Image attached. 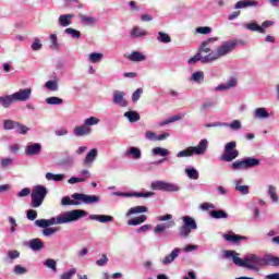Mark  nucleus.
I'll return each mask as SVG.
<instances>
[{"mask_svg": "<svg viewBox=\"0 0 279 279\" xmlns=\"http://www.w3.org/2000/svg\"><path fill=\"white\" fill-rule=\"evenodd\" d=\"M86 215H88L86 210L73 209L71 211L64 213L63 215H59L57 219H38L35 221V226H37V228H44L46 230V228H49V226H56V223L62 225L72 223L73 221H80V219H82V217H86Z\"/></svg>", "mask_w": 279, "mask_h": 279, "instance_id": "f257e3e1", "label": "nucleus"}, {"mask_svg": "<svg viewBox=\"0 0 279 279\" xmlns=\"http://www.w3.org/2000/svg\"><path fill=\"white\" fill-rule=\"evenodd\" d=\"M225 258H232L238 267H246V269H252L253 271H258V267H263V258L255 254L247 255L242 259L236 256L235 251H225Z\"/></svg>", "mask_w": 279, "mask_h": 279, "instance_id": "f03ea898", "label": "nucleus"}, {"mask_svg": "<svg viewBox=\"0 0 279 279\" xmlns=\"http://www.w3.org/2000/svg\"><path fill=\"white\" fill-rule=\"evenodd\" d=\"M208 149V140H201L197 146H190L177 154V158H189L191 156H204Z\"/></svg>", "mask_w": 279, "mask_h": 279, "instance_id": "7ed1b4c3", "label": "nucleus"}, {"mask_svg": "<svg viewBox=\"0 0 279 279\" xmlns=\"http://www.w3.org/2000/svg\"><path fill=\"white\" fill-rule=\"evenodd\" d=\"M236 45H239L236 40L226 41L220 47H218L216 52L211 51L210 53H208L206 60L215 62V60H219V58H223V56L232 53V50L236 49Z\"/></svg>", "mask_w": 279, "mask_h": 279, "instance_id": "20e7f679", "label": "nucleus"}, {"mask_svg": "<svg viewBox=\"0 0 279 279\" xmlns=\"http://www.w3.org/2000/svg\"><path fill=\"white\" fill-rule=\"evenodd\" d=\"M47 187L45 185H36L31 193V208H40L47 197Z\"/></svg>", "mask_w": 279, "mask_h": 279, "instance_id": "39448f33", "label": "nucleus"}, {"mask_svg": "<svg viewBox=\"0 0 279 279\" xmlns=\"http://www.w3.org/2000/svg\"><path fill=\"white\" fill-rule=\"evenodd\" d=\"M236 142H229L225 146V154L220 156V160L223 162H232V160H236L239 158V150L235 149Z\"/></svg>", "mask_w": 279, "mask_h": 279, "instance_id": "423d86ee", "label": "nucleus"}, {"mask_svg": "<svg viewBox=\"0 0 279 279\" xmlns=\"http://www.w3.org/2000/svg\"><path fill=\"white\" fill-rule=\"evenodd\" d=\"M150 186L153 191H166L168 193H175L180 191L178 185L165 181H155Z\"/></svg>", "mask_w": 279, "mask_h": 279, "instance_id": "0eeeda50", "label": "nucleus"}, {"mask_svg": "<svg viewBox=\"0 0 279 279\" xmlns=\"http://www.w3.org/2000/svg\"><path fill=\"white\" fill-rule=\"evenodd\" d=\"M72 198L82 202L83 204H97L100 201L97 195H87L82 193H74Z\"/></svg>", "mask_w": 279, "mask_h": 279, "instance_id": "6e6552de", "label": "nucleus"}, {"mask_svg": "<svg viewBox=\"0 0 279 279\" xmlns=\"http://www.w3.org/2000/svg\"><path fill=\"white\" fill-rule=\"evenodd\" d=\"M32 97V88H22L13 94L15 101H29Z\"/></svg>", "mask_w": 279, "mask_h": 279, "instance_id": "1a4fd4ad", "label": "nucleus"}, {"mask_svg": "<svg viewBox=\"0 0 279 279\" xmlns=\"http://www.w3.org/2000/svg\"><path fill=\"white\" fill-rule=\"evenodd\" d=\"M43 151V145L40 143H35V144H28L25 147V155L26 156H38Z\"/></svg>", "mask_w": 279, "mask_h": 279, "instance_id": "9d476101", "label": "nucleus"}, {"mask_svg": "<svg viewBox=\"0 0 279 279\" xmlns=\"http://www.w3.org/2000/svg\"><path fill=\"white\" fill-rule=\"evenodd\" d=\"M113 104L120 106V108H125V106H128V100H125V93L116 90L113 93Z\"/></svg>", "mask_w": 279, "mask_h": 279, "instance_id": "9b49d317", "label": "nucleus"}, {"mask_svg": "<svg viewBox=\"0 0 279 279\" xmlns=\"http://www.w3.org/2000/svg\"><path fill=\"white\" fill-rule=\"evenodd\" d=\"M219 40V38L217 37H210L207 40L203 41L199 49H198V53L202 56V53H210L211 48L210 45L211 43H217Z\"/></svg>", "mask_w": 279, "mask_h": 279, "instance_id": "f8f14e48", "label": "nucleus"}, {"mask_svg": "<svg viewBox=\"0 0 279 279\" xmlns=\"http://www.w3.org/2000/svg\"><path fill=\"white\" fill-rule=\"evenodd\" d=\"M258 5V1L256 0H240L235 3V10H243L244 8H256Z\"/></svg>", "mask_w": 279, "mask_h": 279, "instance_id": "ddd939ff", "label": "nucleus"}, {"mask_svg": "<svg viewBox=\"0 0 279 279\" xmlns=\"http://www.w3.org/2000/svg\"><path fill=\"white\" fill-rule=\"evenodd\" d=\"M263 266L279 267V257L274 255H266L263 257Z\"/></svg>", "mask_w": 279, "mask_h": 279, "instance_id": "4468645a", "label": "nucleus"}, {"mask_svg": "<svg viewBox=\"0 0 279 279\" xmlns=\"http://www.w3.org/2000/svg\"><path fill=\"white\" fill-rule=\"evenodd\" d=\"M124 58L130 60V62H144V60H147V57L138 51H133L131 54H124Z\"/></svg>", "mask_w": 279, "mask_h": 279, "instance_id": "2eb2a0df", "label": "nucleus"}, {"mask_svg": "<svg viewBox=\"0 0 279 279\" xmlns=\"http://www.w3.org/2000/svg\"><path fill=\"white\" fill-rule=\"evenodd\" d=\"M90 132H93V129H90V126H87L85 123L83 125L74 128L75 136H88Z\"/></svg>", "mask_w": 279, "mask_h": 279, "instance_id": "dca6fc26", "label": "nucleus"}, {"mask_svg": "<svg viewBox=\"0 0 279 279\" xmlns=\"http://www.w3.org/2000/svg\"><path fill=\"white\" fill-rule=\"evenodd\" d=\"M96 159H97V148H93L90 151L87 153V156L83 161V166L90 167Z\"/></svg>", "mask_w": 279, "mask_h": 279, "instance_id": "f3484780", "label": "nucleus"}, {"mask_svg": "<svg viewBox=\"0 0 279 279\" xmlns=\"http://www.w3.org/2000/svg\"><path fill=\"white\" fill-rule=\"evenodd\" d=\"M222 236L225 241H228L229 243H239L240 241H247V236H243L239 234L225 233Z\"/></svg>", "mask_w": 279, "mask_h": 279, "instance_id": "a211bd4d", "label": "nucleus"}, {"mask_svg": "<svg viewBox=\"0 0 279 279\" xmlns=\"http://www.w3.org/2000/svg\"><path fill=\"white\" fill-rule=\"evenodd\" d=\"M89 219H92V221H99L100 223H108L110 221H114V217L106 215H90Z\"/></svg>", "mask_w": 279, "mask_h": 279, "instance_id": "6ab92c4d", "label": "nucleus"}, {"mask_svg": "<svg viewBox=\"0 0 279 279\" xmlns=\"http://www.w3.org/2000/svg\"><path fill=\"white\" fill-rule=\"evenodd\" d=\"M29 247L33 252H40L45 247V243L40 239H32L29 241Z\"/></svg>", "mask_w": 279, "mask_h": 279, "instance_id": "aec40b11", "label": "nucleus"}, {"mask_svg": "<svg viewBox=\"0 0 279 279\" xmlns=\"http://www.w3.org/2000/svg\"><path fill=\"white\" fill-rule=\"evenodd\" d=\"M178 256H180V248L177 247L174 248L169 255H167L162 263L163 265H170V263H173L175 260V258H178Z\"/></svg>", "mask_w": 279, "mask_h": 279, "instance_id": "412c9836", "label": "nucleus"}, {"mask_svg": "<svg viewBox=\"0 0 279 279\" xmlns=\"http://www.w3.org/2000/svg\"><path fill=\"white\" fill-rule=\"evenodd\" d=\"M236 78L231 77L226 84H220L216 87V90H230V88H234L236 86Z\"/></svg>", "mask_w": 279, "mask_h": 279, "instance_id": "4be33fe9", "label": "nucleus"}, {"mask_svg": "<svg viewBox=\"0 0 279 279\" xmlns=\"http://www.w3.org/2000/svg\"><path fill=\"white\" fill-rule=\"evenodd\" d=\"M207 58H208V56L203 57L201 54V52H198L194 57L190 58L187 62H189V64H195L196 62H199V61L203 62L204 64H206L208 62H213L211 60H208Z\"/></svg>", "mask_w": 279, "mask_h": 279, "instance_id": "5701e85b", "label": "nucleus"}, {"mask_svg": "<svg viewBox=\"0 0 279 279\" xmlns=\"http://www.w3.org/2000/svg\"><path fill=\"white\" fill-rule=\"evenodd\" d=\"M73 14H62L59 16V24L61 25V27H69V25H71V23H73L71 21V19H73Z\"/></svg>", "mask_w": 279, "mask_h": 279, "instance_id": "b1692460", "label": "nucleus"}, {"mask_svg": "<svg viewBox=\"0 0 279 279\" xmlns=\"http://www.w3.org/2000/svg\"><path fill=\"white\" fill-rule=\"evenodd\" d=\"M14 101H16L14 99V94L0 97V104H1V106H3V108H10V106H12V104H14Z\"/></svg>", "mask_w": 279, "mask_h": 279, "instance_id": "393cba45", "label": "nucleus"}, {"mask_svg": "<svg viewBox=\"0 0 279 279\" xmlns=\"http://www.w3.org/2000/svg\"><path fill=\"white\" fill-rule=\"evenodd\" d=\"M147 210L148 208L146 206L131 207L126 213V217H132V215H138L141 213H147Z\"/></svg>", "mask_w": 279, "mask_h": 279, "instance_id": "a878e982", "label": "nucleus"}, {"mask_svg": "<svg viewBox=\"0 0 279 279\" xmlns=\"http://www.w3.org/2000/svg\"><path fill=\"white\" fill-rule=\"evenodd\" d=\"M182 221L185 227L190 228V230H197V222H195V219L191 218L190 216H184Z\"/></svg>", "mask_w": 279, "mask_h": 279, "instance_id": "bb28decb", "label": "nucleus"}, {"mask_svg": "<svg viewBox=\"0 0 279 279\" xmlns=\"http://www.w3.org/2000/svg\"><path fill=\"white\" fill-rule=\"evenodd\" d=\"M147 221V216L142 215L135 218H132L128 221V226H141V223H145Z\"/></svg>", "mask_w": 279, "mask_h": 279, "instance_id": "cd10ccee", "label": "nucleus"}, {"mask_svg": "<svg viewBox=\"0 0 279 279\" xmlns=\"http://www.w3.org/2000/svg\"><path fill=\"white\" fill-rule=\"evenodd\" d=\"M124 117L130 121V123H136V121H141V114L136 111H126Z\"/></svg>", "mask_w": 279, "mask_h": 279, "instance_id": "c85d7f7f", "label": "nucleus"}, {"mask_svg": "<svg viewBox=\"0 0 279 279\" xmlns=\"http://www.w3.org/2000/svg\"><path fill=\"white\" fill-rule=\"evenodd\" d=\"M78 19L81 22H83L84 25H95L97 23V20L93 16H87L82 13H78Z\"/></svg>", "mask_w": 279, "mask_h": 279, "instance_id": "c756f323", "label": "nucleus"}, {"mask_svg": "<svg viewBox=\"0 0 279 279\" xmlns=\"http://www.w3.org/2000/svg\"><path fill=\"white\" fill-rule=\"evenodd\" d=\"M209 215L211 219H228V213L222 209L211 210Z\"/></svg>", "mask_w": 279, "mask_h": 279, "instance_id": "7c9ffc66", "label": "nucleus"}, {"mask_svg": "<svg viewBox=\"0 0 279 279\" xmlns=\"http://www.w3.org/2000/svg\"><path fill=\"white\" fill-rule=\"evenodd\" d=\"M125 156H132V158H134V160H138L141 159V148H136L134 146H132L126 153Z\"/></svg>", "mask_w": 279, "mask_h": 279, "instance_id": "2f4dec72", "label": "nucleus"}, {"mask_svg": "<svg viewBox=\"0 0 279 279\" xmlns=\"http://www.w3.org/2000/svg\"><path fill=\"white\" fill-rule=\"evenodd\" d=\"M245 28L250 29L251 32H258L259 34H265V28H263L260 25H258L255 22L246 24Z\"/></svg>", "mask_w": 279, "mask_h": 279, "instance_id": "473e14b6", "label": "nucleus"}, {"mask_svg": "<svg viewBox=\"0 0 279 279\" xmlns=\"http://www.w3.org/2000/svg\"><path fill=\"white\" fill-rule=\"evenodd\" d=\"M246 169H252L254 167H258L260 165V159L248 157L244 159Z\"/></svg>", "mask_w": 279, "mask_h": 279, "instance_id": "72a5a7b5", "label": "nucleus"}, {"mask_svg": "<svg viewBox=\"0 0 279 279\" xmlns=\"http://www.w3.org/2000/svg\"><path fill=\"white\" fill-rule=\"evenodd\" d=\"M46 104H48L49 106H60L61 104H64V100L62 98L52 96L46 98Z\"/></svg>", "mask_w": 279, "mask_h": 279, "instance_id": "f704fd0d", "label": "nucleus"}, {"mask_svg": "<svg viewBox=\"0 0 279 279\" xmlns=\"http://www.w3.org/2000/svg\"><path fill=\"white\" fill-rule=\"evenodd\" d=\"M255 118L256 119H268L269 112L265 110V108H257L255 109Z\"/></svg>", "mask_w": 279, "mask_h": 279, "instance_id": "c9c22d12", "label": "nucleus"}, {"mask_svg": "<svg viewBox=\"0 0 279 279\" xmlns=\"http://www.w3.org/2000/svg\"><path fill=\"white\" fill-rule=\"evenodd\" d=\"M46 180H48V181L53 180L54 182H62V180H64V174H53L51 172H47Z\"/></svg>", "mask_w": 279, "mask_h": 279, "instance_id": "e433bc0d", "label": "nucleus"}, {"mask_svg": "<svg viewBox=\"0 0 279 279\" xmlns=\"http://www.w3.org/2000/svg\"><path fill=\"white\" fill-rule=\"evenodd\" d=\"M61 204H62V206H80V202L77 199L73 201L69 196H64L61 199Z\"/></svg>", "mask_w": 279, "mask_h": 279, "instance_id": "4c0bfd02", "label": "nucleus"}, {"mask_svg": "<svg viewBox=\"0 0 279 279\" xmlns=\"http://www.w3.org/2000/svg\"><path fill=\"white\" fill-rule=\"evenodd\" d=\"M131 36H134L135 38H138L141 36H147V32L144 31L143 28L138 27V26H135L131 31Z\"/></svg>", "mask_w": 279, "mask_h": 279, "instance_id": "58836bf2", "label": "nucleus"}, {"mask_svg": "<svg viewBox=\"0 0 279 279\" xmlns=\"http://www.w3.org/2000/svg\"><path fill=\"white\" fill-rule=\"evenodd\" d=\"M157 40L159 43L168 44V43H171V36H169V34H167V33L159 32Z\"/></svg>", "mask_w": 279, "mask_h": 279, "instance_id": "ea45409f", "label": "nucleus"}, {"mask_svg": "<svg viewBox=\"0 0 279 279\" xmlns=\"http://www.w3.org/2000/svg\"><path fill=\"white\" fill-rule=\"evenodd\" d=\"M232 169L234 171H239L241 169H247L246 163H245V159L244 160H236L231 165Z\"/></svg>", "mask_w": 279, "mask_h": 279, "instance_id": "a19ab883", "label": "nucleus"}, {"mask_svg": "<svg viewBox=\"0 0 279 279\" xmlns=\"http://www.w3.org/2000/svg\"><path fill=\"white\" fill-rule=\"evenodd\" d=\"M15 132H17V134H27V132H29V128H27L25 124H22L21 122H17L15 124Z\"/></svg>", "mask_w": 279, "mask_h": 279, "instance_id": "79ce46f5", "label": "nucleus"}, {"mask_svg": "<svg viewBox=\"0 0 279 279\" xmlns=\"http://www.w3.org/2000/svg\"><path fill=\"white\" fill-rule=\"evenodd\" d=\"M101 60H104V53L94 52L89 54V61L93 64H96V62H101Z\"/></svg>", "mask_w": 279, "mask_h": 279, "instance_id": "37998d69", "label": "nucleus"}, {"mask_svg": "<svg viewBox=\"0 0 279 279\" xmlns=\"http://www.w3.org/2000/svg\"><path fill=\"white\" fill-rule=\"evenodd\" d=\"M168 228H171V225L169 223H159L154 228L155 234H161V232H165V230H168Z\"/></svg>", "mask_w": 279, "mask_h": 279, "instance_id": "c03bdc74", "label": "nucleus"}, {"mask_svg": "<svg viewBox=\"0 0 279 279\" xmlns=\"http://www.w3.org/2000/svg\"><path fill=\"white\" fill-rule=\"evenodd\" d=\"M185 172L187 173V178L190 180H199V172L195 168L186 169Z\"/></svg>", "mask_w": 279, "mask_h": 279, "instance_id": "a18cd8bd", "label": "nucleus"}, {"mask_svg": "<svg viewBox=\"0 0 279 279\" xmlns=\"http://www.w3.org/2000/svg\"><path fill=\"white\" fill-rule=\"evenodd\" d=\"M153 154L155 156H162V157H167L169 156V150L167 148H162V147H155L153 149Z\"/></svg>", "mask_w": 279, "mask_h": 279, "instance_id": "49530a36", "label": "nucleus"}, {"mask_svg": "<svg viewBox=\"0 0 279 279\" xmlns=\"http://www.w3.org/2000/svg\"><path fill=\"white\" fill-rule=\"evenodd\" d=\"M191 228L186 227L185 225L181 226L179 228V233H180V236H182L183 239H186V236H189V234H191Z\"/></svg>", "mask_w": 279, "mask_h": 279, "instance_id": "de8ad7c7", "label": "nucleus"}, {"mask_svg": "<svg viewBox=\"0 0 279 279\" xmlns=\"http://www.w3.org/2000/svg\"><path fill=\"white\" fill-rule=\"evenodd\" d=\"M44 265L49 269H52V271L58 270V263H56L54 259L48 258L45 260Z\"/></svg>", "mask_w": 279, "mask_h": 279, "instance_id": "09e8293b", "label": "nucleus"}, {"mask_svg": "<svg viewBox=\"0 0 279 279\" xmlns=\"http://www.w3.org/2000/svg\"><path fill=\"white\" fill-rule=\"evenodd\" d=\"M16 121L13 120H4L3 121V129L4 130H15L16 129Z\"/></svg>", "mask_w": 279, "mask_h": 279, "instance_id": "8fccbe9b", "label": "nucleus"}, {"mask_svg": "<svg viewBox=\"0 0 279 279\" xmlns=\"http://www.w3.org/2000/svg\"><path fill=\"white\" fill-rule=\"evenodd\" d=\"M183 117H184V116H182V114L173 116V117L169 118L168 120L161 122L160 125H169V123H173V122H175V121L182 120Z\"/></svg>", "mask_w": 279, "mask_h": 279, "instance_id": "3c124183", "label": "nucleus"}, {"mask_svg": "<svg viewBox=\"0 0 279 279\" xmlns=\"http://www.w3.org/2000/svg\"><path fill=\"white\" fill-rule=\"evenodd\" d=\"M26 217L28 221H36V219L38 218V211H36L35 209H29L26 211Z\"/></svg>", "mask_w": 279, "mask_h": 279, "instance_id": "603ef678", "label": "nucleus"}, {"mask_svg": "<svg viewBox=\"0 0 279 279\" xmlns=\"http://www.w3.org/2000/svg\"><path fill=\"white\" fill-rule=\"evenodd\" d=\"M77 274L76 268H71L69 271L61 275V279H72Z\"/></svg>", "mask_w": 279, "mask_h": 279, "instance_id": "864d4df0", "label": "nucleus"}, {"mask_svg": "<svg viewBox=\"0 0 279 279\" xmlns=\"http://www.w3.org/2000/svg\"><path fill=\"white\" fill-rule=\"evenodd\" d=\"M65 34H70L72 38H81L82 33L75 28H66Z\"/></svg>", "mask_w": 279, "mask_h": 279, "instance_id": "5fc2aeb1", "label": "nucleus"}, {"mask_svg": "<svg viewBox=\"0 0 279 279\" xmlns=\"http://www.w3.org/2000/svg\"><path fill=\"white\" fill-rule=\"evenodd\" d=\"M84 123L87 125V128H90V125H97V123H99V118L89 117L85 119Z\"/></svg>", "mask_w": 279, "mask_h": 279, "instance_id": "6e6d98bb", "label": "nucleus"}, {"mask_svg": "<svg viewBox=\"0 0 279 279\" xmlns=\"http://www.w3.org/2000/svg\"><path fill=\"white\" fill-rule=\"evenodd\" d=\"M50 41H51L50 49H58V47H60V45L58 44V35L51 34Z\"/></svg>", "mask_w": 279, "mask_h": 279, "instance_id": "4d7b16f0", "label": "nucleus"}, {"mask_svg": "<svg viewBox=\"0 0 279 279\" xmlns=\"http://www.w3.org/2000/svg\"><path fill=\"white\" fill-rule=\"evenodd\" d=\"M210 32H213V28L210 26H199V27H196V33L197 34L206 35V34H210Z\"/></svg>", "mask_w": 279, "mask_h": 279, "instance_id": "13d9d810", "label": "nucleus"}, {"mask_svg": "<svg viewBox=\"0 0 279 279\" xmlns=\"http://www.w3.org/2000/svg\"><path fill=\"white\" fill-rule=\"evenodd\" d=\"M235 191H239L242 195H247L250 193V187L247 185H239V183H236Z\"/></svg>", "mask_w": 279, "mask_h": 279, "instance_id": "bf43d9fd", "label": "nucleus"}, {"mask_svg": "<svg viewBox=\"0 0 279 279\" xmlns=\"http://www.w3.org/2000/svg\"><path fill=\"white\" fill-rule=\"evenodd\" d=\"M96 265H98V267H106V265H108V255L102 254L101 258L96 260Z\"/></svg>", "mask_w": 279, "mask_h": 279, "instance_id": "052dcab7", "label": "nucleus"}, {"mask_svg": "<svg viewBox=\"0 0 279 279\" xmlns=\"http://www.w3.org/2000/svg\"><path fill=\"white\" fill-rule=\"evenodd\" d=\"M193 82H204V72H195L192 74Z\"/></svg>", "mask_w": 279, "mask_h": 279, "instance_id": "680f3d73", "label": "nucleus"}, {"mask_svg": "<svg viewBox=\"0 0 279 279\" xmlns=\"http://www.w3.org/2000/svg\"><path fill=\"white\" fill-rule=\"evenodd\" d=\"M58 228H49L47 227L46 229L43 230L44 236H51V234H56L58 232Z\"/></svg>", "mask_w": 279, "mask_h": 279, "instance_id": "e2e57ef3", "label": "nucleus"}, {"mask_svg": "<svg viewBox=\"0 0 279 279\" xmlns=\"http://www.w3.org/2000/svg\"><path fill=\"white\" fill-rule=\"evenodd\" d=\"M268 194H269L270 198L272 199V202H278V194L276 193V187L270 185Z\"/></svg>", "mask_w": 279, "mask_h": 279, "instance_id": "0e129e2a", "label": "nucleus"}, {"mask_svg": "<svg viewBox=\"0 0 279 279\" xmlns=\"http://www.w3.org/2000/svg\"><path fill=\"white\" fill-rule=\"evenodd\" d=\"M143 95V88H137L135 93L132 95V101L136 104L141 99V96Z\"/></svg>", "mask_w": 279, "mask_h": 279, "instance_id": "69168bd1", "label": "nucleus"}, {"mask_svg": "<svg viewBox=\"0 0 279 279\" xmlns=\"http://www.w3.org/2000/svg\"><path fill=\"white\" fill-rule=\"evenodd\" d=\"M26 271H27V268L21 265H15L14 267V274H16V276H23V274H25Z\"/></svg>", "mask_w": 279, "mask_h": 279, "instance_id": "338daca9", "label": "nucleus"}, {"mask_svg": "<svg viewBox=\"0 0 279 279\" xmlns=\"http://www.w3.org/2000/svg\"><path fill=\"white\" fill-rule=\"evenodd\" d=\"M46 88L48 90H58V83L56 81H48L46 82Z\"/></svg>", "mask_w": 279, "mask_h": 279, "instance_id": "774afa93", "label": "nucleus"}]
</instances>
